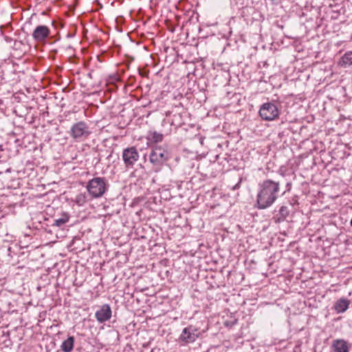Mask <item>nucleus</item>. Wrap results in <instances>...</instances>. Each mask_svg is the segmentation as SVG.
<instances>
[{
  "instance_id": "nucleus-1",
  "label": "nucleus",
  "mask_w": 352,
  "mask_h": 352,
  "mask_svg": "<svg viewBox=\"0 0 352 352\" xmlns=\"http://www.w3.org/2000/svg\"><path fill=\"white\" fill-rule=\"evenodd\" d=\"M280 183L272 179H265L258 185L256 204L258 209H266L271 206L278 197Z\"/></svg>"
},
{
  "instance_id": "nucleus-17",
  "label": "nucleus",
  "mask_w": 352,
  "mask_h": 352,
  "mask_svg": "<svg viewBox=\"0 0 352 352\" xmlns=\"http://www.w3.org/2000/svg\"><path fill=\"white\" fill-rule=\"evenodd\" d=\"M151 140L155 143L160 142L163 140V135L155 131L151 133Z\"/></svg>"
},
{
  "instance_id": "nucleus-14",
  "label": "nucleus",
  "mask_w": 352,
  "mask_h": 352,
  "mask_svg": "<svg viewBox=\"0 0 352 352\" xmlns=\"http://www.w3.org/2000/svg\"><path fill=\"white\" fill-rule=\"evenodd\" d=\"M69 219V215L67 212H63L61 214V217L58 219H56L54 221L52 226H55L57 227H60L67 223Z\"/></svg>"
},
{
  "instance_id": "nucleus-11",
  "label": "nucleus",
  "mask_w": 352,
  "mask_h": 352,
  "mask_svg": "<svg viewBox=\"0 0 352 352\" xmlns=\"http://www.w3.org/2000/svg\"><path fill=\"white\" fill-rule=\"evenodd\" d=\"M349 305L350 300L349 299L342 298L335 302L333 308L338 314L344 313L348 309Z\"/></svg>"
},
{
  "instance_id": "nucleus-13",
  "label": "nucleus",
  "mask_w": 352,
  "mask_h": 352,
  "mask_svg": "<svg viewBox=\"0 0 352 352\" xmlns=\"http://www.w3.org/2000/svg\"><path fill=\"white\" fill-rule=\"evenodd\" d=\"M74 338L69 336L67 340L63 342L61 344V349L64 352H71L74 349Z\"/></svg>"
},
{
  "instance_id": "nucleus-9",
  "label": "nucleus",
  "mask_w": 352,
  "mask_h": 352,
  "mask_svg": "<svg viewBox=\"0 0 352 352\" xmlns=\"http://www.w3.org/2000/svg\"><path fill=\"white\" fill-rule=\"evenodd\" d=\"M96 320L100 322L109 320L111 317V309L109 305H103L95 314Z\"/></svg>"
},
{
  "instance_id": "nucleus-5",
  "label": "nucleus",
  "mask_w": 352,
  "mask_h": 352,
  "mask_svg": "<svg viewBox=\"0 0 352 352\" xmlns=\"http://www.w3.org/2000/svg\"><path fill=\"white\" fill-rule=\"evenodd\" d=\"M90 133L88 125L82 121L74 124L72 126L70 131L71 136L78 142L85 140Z\"/></svg>"
},
{
  "instance_id": "nucleus-15",
  "label": "nucleus",
  "mask_w": 352,
  "mask_h": 352,
  "mask_svg": "<svg viewBox=\"0 0 352 352\" xmlns=\"http://www.w3.org/2000/svg\"><path fill=\"white\" fill-rule=\"evenodd\" d=\"M342 66H350L352 65V52L345 53L342 57Z\"/></svg>"
},
{
  "instance_id": "nucleus-6",
  "label": "nucleus",
  "mask_w": 352,
  "mask_h": 352,
  "mask_svg": "<svg viewBox=\"0 0 352 352\" xmlns=\"http://www.w3.org/2000/svg\"><path fill=\"white\" fill-rule=\"evenodd\" d=\"M139 158V153L135 146L124 148L122 151V160L126 168H133Z\"/></svg>"
},
{
  "instance_id": "nucleus-12",
  "label": "nucleus",
  "mask_w": 352,
  "mask_h": 352,
  "mask_svg": "<svg viewBox=\"0 0 352 352\" xmlns=\"http://www.w3.org/2000/svg\"><path fill=\"white\" fill-rule=\"evenodd\" d=\"M289 214V209L287 206H283L278 210V214L274 217L275 223H280L285 220Z\"/></svg>"
},
{
  "instance_id": "nucleus-3",
  "label": "nucleus",
  "mask_w": 352,
  "mask_h": 352,
  "mask_svg": "<svg viewBox=\"0 0 352 352\" xmlns=\"http://www.w3.org/2000/svg\"><path fill=\"white\" fill-rule=\"evenodd\" d=\"M169 158V154L166 149L162 146H155L152 149L149 160L153 166L157 167L163 165Z\"/></svg>"
},
{
  "instance_id": "nucleus-4",
  "label": "nucleus",
  "mask_w": 352,
  "mask_h": 352,
  "mask_svg": "<svg viewBox=\"0 0 352 352\" xmlns=\"http://www.w3.org/2000/svg\"><path fill=\"white\" fill-rule=\"evenodd\" d=\"M259 116L263 120L272 121L278 118L279 110L275 104L266 102L261 106Z\"/></svg>"
},
{
  "instance_id": "nucleus-16",
  "label": "nucleus",
  "mask_w": 352,
  "mask_h": 352,
  "mask_svg": "<svg viewBox=\"0 0 352 352\" xmlns=\"http://www.w3.org/2000/svg\"><path fill=\"white\" fill-rule=\"evenodd\" d=\"M87 202V197L85 194H79L76 197V203L78 206H83Z\"/></svg>"
},
{
  "instance_id": "nucleus-10",
  "label": "nucleus",
  "mask_w": 352,
  "mask_h": 352,
  "mask_svg": "<svg viewBox=\"0 0 352 352\" xmlns=\"http://www.w3.org/2000/svg\"><path fill=\"white\" fill-rule=\"evenodd\" d=\"M332 347L335 352H349L350 345L342 339H337L333 341Z\"/></svg>"
},
{
  "instance_id": "nucleus-2",
  "label": "nucleus",
  "mask_w": 352,
  "mask_h": 352,
  "mask_svg": "<svg viewBox=\"0 0 352 352\" xmlns=\"http://www.w3.org/2000/svg\"><path fill=\"white\" fill-rule=\"evenodd\" d=\"M86 189L92 199H98L102 197L108 190L109 184L105 177H97L87 182Z\"/></svg>"
},
{
  "instance_id": "nucleus-19",
  "label": "nucleus",
  "mask_w": 352,
  "mask_h": 352,
  "mask_svg": "<svg viewBox=\"0 0 352 352\" xmlns=\"http://www.w3.org/2000/svg\"><path fill=\"white\" fill-rule=\"evenodd\" d=\"M351 226H352V218H351Z\"/></svg>"
},
{
  "instance_id": "nucleus-7",
  "label": "nucleus",
  "mask_w": 352,
  "mask_h": 352,
  "mask_svg": "<svg viewBox=\"0 0 352 352\" xmlns=\"http://www.w3.org/2000/svg\"><path fill=\"white\" fill-rule=\"evenodd\" d=\"M201 333L192 325L184 328L179 336V340L185 343H192L199 338Z\"/></svg>"
},
{
  "instance_id": "nucleus-18",
  "label": "nucleus",
  "mask_w": 352,
  "mask_h": 352,
  "mask_svg": "<svg viewBox=\"0 0 352 352\" xmlns=\"http://www.w3.org/2000/svg\"><path fill=\"white\" fill-rule=\"evenodd\" d=\"M239 188V184H236V185L233 187V190H236V189H237V188Z\"/></svg>"
},
{
  "instance_id": "nucleus-8",
  "label": "nucleus",
  "mask_w": 352,
  "mask_h": 352,
  "mask_svg": "<svg viewBox=\"0 0 352 352\" xmlns=\"http://www.w3.org/2000/svg\"><path fill=\"white\" fill-rule=\"evenodd\" d=\"M50 34L49 28L46 25H38L32 33L33 38L37 42L44 41Z\"/></svg>"
}]
</instances>
